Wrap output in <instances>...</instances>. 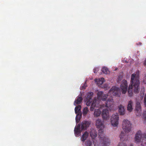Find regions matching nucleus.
I'll list each match as a JSON object with an SVG mask.
<instances>
[{
	"instance_id": "nucleus-3",
	"label": "nucleus",
	"mask_w": 146,
	"mask_h": 146,
	"mask_svg": "<svg viewBox=\"0 0 146 146\" xmlns=\"http://www.w3.org/2000/svg\"><path fill=\"white\" fill-rule=\"evenodd\" d=\"M134 141L136 143H139L141 142V146L146 145V141L143 139V134L140 130L137 131L135 134Z\"/></svg>"
},
{
	"instance_id": "nucleus-17",
	"label": "nucleus",
	"mask_w": 146,
	"mask_h": 146,
	"mask_svg": "<svg viewBox=\"0 0 146 146\" xmlns=\"http://www.w3.org/2000/svg\"><path fill=\"white\" fill-rule=\"evenodd\" d=\"M104 80V79L103 78L95 79V81L97 82V84L99 85L102 84L103 83Z\"/></svg>"
},
{
	"instance_id": "nucleus-35",
	"label": "nucleus",
	"mask_w": 146,
	"mask_h": 146,
	"mask_svg": "<svg viewBox=\"0 0 146 146\" xmlns=\"http://www.w3.org/2000/svg\"><path fill=\"white\" fill-rule=\"evenodd\" d=\"M143 82L145 84H146V76H145L143 81Z\"/></svg>"
},
{
	"instance_id": "nucleus-30",
	"label": "nucleus",
	"mask_w": 146,
	"mask_h": 146,
	"mask_svg": "<svg viewBox=\"0 0 146 146\" xmlns=\"http://www.w3.org/2000/svg\"><path fill=\"white\" fill-rule=\"evenodd\" d=\"M81 126V125H80L79 124H78L76 127H75L74 129H76L77 130H80V127Z\"/></svg>"
},
{
	"instance_id": "nucleus-24",
	"label": "nucleus",
	"mask_w": 146,
	"mask_h": 146,
	"mask_svg": "<svg viewBox=\"0 0 146 146\" xmlns=\"http://www.w3.org/2000/svg\"><path fill=\"white\" fill-rule=\"evenodd\" d=\"M102 71L104 74H108L109 73V71L108 69L106 67H104L102 69Z\"/></svg>"
},
{
	"instance_id": "nucleus-19",
	"label": "nucleus",
	"mask_w": 146,
	"mask_h": 146,
	"mask_svg": "<svg viewBox=\"0 0 146 146\" xmlns=\"http://www.w3.org/2000/svg\"><path fill=\"white\" fill-rule=\"evenodd\" d=\"M88 135L89 133L87 131L85 132L81 137L82 141L83 142L85 141L88 136Z\"/></svg>"
},
{
	"instance_id": "nucleus-39",
	"label": "nucleus",
	"mask_w": 146,
	"mask_h": 146,
	"mask_svg": "<svg viewBox=\"0 0 146 146\" xmlns=\"http://www.w3.org/2000/svg\"><path fill=\"white\" fill-rule=\"evenodd\" d=\"M130 146H133V145H132V144H131V145H130Z\"/></svg>"
},
{
	"instance_id": "nucleus-2",
	"label": "nucleus",
	"mask_w": 146,
	"mask_h": 146,
	"mask_svg": "<svg viewBox=\"0 0 146 146\" xmlns=\"http://www.w3.org/2000/svg\"><path fill=\"white\" fill-rule=\"evenodd\" d=\"M96 126L100 129L98 134L101 143V146H108L109 144V139L105 137L103 129L104 128V122L101 119L98 118L96 121Z\"/></svg>"
},
{
	"instance_id": "nucleus-36",
	"label": "nucleus",
	"mask_w": 146,
	"mask_h": 146,
	"mask_svg": "<svg viewBox=\"0 0 146 146\" xmlns=\"http://www.w3.org/2000/svg\"><path fill=\"white\" fill-rule=\"evenodd\" d=\"M143 139L145 140L146 139V132L144 133L143 134Z\"/></svg>"
},
{
	"instance_id": "nucleus-21",
	"label": "nucleus",
	"mask_w": 146,
	"mask_h": 146,
	"mask_svg": "<svg viewBox=\"0 0 146 146\" xmlns=\"http://www.w3.org/2000/svg\"><path fill=\"white\" fill-rule=\"evenodd\" d=\"M81 107L80 105H79L76 107L75 108V111L76 114H77L81 111Z\"/></svg>"
},
{
	"instance_id": "nucleus-15",
	"label": "nucleus",
	"mask_w": 146,
	"mask_h": 146,
	"mask_svg": "<svg viewBox=\"0 0 146 146\" xmlns=\"http://www.w3.org/2000/svg\"><path fill=\"white\" fill-rule=\"evenodd\" d=\"M119 112L120 115H123L125 113V109L124 107L121 105L119 106Z\"/></svg>"
},
{
	"instance_id": "nucleus-14",
	"label": "nucleus",
	"mask_w": 146,
	"mask_h": 146,
	"mask_svg": "<svg viewBox=\"0 0 146 146\" xmlns=\"http://www.w3.org/2000/svg\"><path fill=\"white\" fill-rule=\"evenodd\" d=\"M90 136L92 139H94L97 137V132L96 130L94 129L91 130L90 132Z\"/></svg>"
},
{
	"instance_id": "nucleus-10",
	"label": "nucleus",
	"mask_w": 146,
	"mask_h": 146,
	"mask_svg": "<svg viewBox=\"0 0 146 146\" xmlns=\"http://www.w3.org/2000/svg\"><path fill=\"white\" fill-rule=\"evenodd\" d=\"M81 124L82 130H86L90 125V123L88 121H84Z\"/></svg>"
},
{
	"instance_id": "nucleus-27",
	"label": "nucleus",
	"mask_w": 146,
	"mask_h": 146,
	"mask_svg": "<svg viewBox=\"0 0 146 146\" xmlns=\"http://www.w3.org/2000/svg\"><path fill=\"white\" fill-rule=\"evenodd\" d=\"M74 134L76 136L79 135L81 133V131L80 130L74 129Z\"/></svg>"
},
{
	"instance_id": "nucleus-11",
	"label": "nucleus",
	"mask_w": 146,
	"mask_h": 146,
	"mask_svg": "<svg viewBox=\"0 0 146 146\" xmlns=\"http://www.w3.org/2000/svg\"><path fill=\"white\" fill-rule=\"evenodd\" d=\"M105 107L108 108H111V107L113 106V100L111 97L108 98L105 103Z\"/></svg>"
},
{
	"instance_id": "nucleus-13",
	"label": "nucleus",
	"mask_w": 146,
	"mask_h": 146,
	"mask_svg": "<svg viewBox=\"0 0 146 146\" xmlns=\"http://www.w3.org/2000/svg\"><path fill=\"white\" fill-rule=\"evenodd\" d=\"M120 139L121 141H126L128 140V136L125 135V133L123 131H121L119 135Z\"/></svg>"
},
{
	"instance_id": "nucleus-31",
	"label": "nucleus",
	"mask_w": 146,
	"mask_h": 146,
	"mask_svg": "<svg viewBox=\"0 0 146 146\" xmlns=\"http://www.w3.org/2000/svg\"><path fill=\"white\" fill-rule=\"evenodd\" d=\"M143 117L146 119V111H144L143 113Z\"/></svg>"
},
{
	"instance_id": "nucleus-5",
	"label": "nucleus",
	"mask_w": 146,
	"mask_h": 146,
	"mask_svg": "<svg viewBox=\"0 0 146 146\" xmlns=\"http://www.w3.org/2000/svg\"><path fill=\"white\" fill-rule=\"evenodd\" d=\"M109 94L111 96H119L121 94V90L119 88L115 86H113L109 90Z\"/></svg>"
},
{
	"instance_id": "nucleus-7",
	"label": "nucleus",
	"mask_w": 146,
	"mask_h": 146,
	"mask_svg": "<svg viewBox=\"0 0 146 146\" xmlns=\"http://www.w3.org/2000/svg\"><path fill=\"white\" fill-rule=\"evenodd\" d=\"M122 84L120 86L122 93L125 94L127 92V81L123 80L122 81Z\"/></svg>"
},
{
	"instance_id": "nucleus-29",
	"label": "nucleus",
	"mask_w": 146,
	"mask_h": 146,
	"mask_svg": "<svg viewBox=\"0 0 146 146\" xmlns=\"http://www.w3.org/2000/svg\"><path fill=\"white\" fill-rule=\"evenodd\" d=\"M118 146H127L126 144L123 142L119 143Z\"/></svg>"
},
{
	"instance_id": "nucleus-9",
	"label": "nucleus",
	"mask_w": 146,
	"mask_h": 146,
	"mask_svg": "<svg viewBox=\"0 0 146 146\" xmlns=\"http://www.w3.org/2000/svg\"><path fill=\"white\" fill-rule=\"evenodd\" d=\"M135 113L137 116L140 115L141 113V107L140 103L137 102L136 103Z\"/></svg>"
},
{
	"instance_id": "nucleus-20",
	"label": "nucleus",
	"mask_w": 146,
	"mask_h": 146,
	"mask_svg": "<svg viewBox=\"0 0 146 146\" xmlns=\"http://www.w3.org/2000/svg\"><path fill=\"white\" fill-rule=\"evenodd\" d=\"M93 93L92 92H90L88 93L87 94V97L85 99L92 100V98L93 95Z\"/></svg>"
},
{
	"instance_id": "nucleus-22",
	"label": "nucleus",
	"mask_w": 146,
	"mask_h": 146,
	"mask_svg": "<svg viewBox=\"0 0 146 146\" xmlns=\"http://www.w3.org/2000/svg\"><path fill=\"white\" fill-rule=\"evenodd\" d=\"M82 97L81 96L79 97L76 99V100L74 102L77 104H79L82 102Z\"/></svg>"
},
{
	"instance_id": "nucleus-8",
	"label": "nucleus",
	"mask_w": 146,
	"mask_h": 146,
	"mask_svg": "<svg viewBox=\"0 0 146 146\" xmlns=\"http://www.w3.org/2000/svg\"><path fill=\"white\" fill-rule=\"evenodd\" d=\"M98 98V99L101 100L103 101H105L107 98L108 95L107 94H104L103 92L100 91L97 94Z\"/></svg>"
},
{
	"instance_id": "nucleus-12",
	"label": "nucleus",
	"mask_w": 146,
	"mask_h": 146,
	"mask_svg": "<svg viewBox=\"0 0 146 146\" xmlns=\"http://www.w3.org/2000/svg\"><path fill=\"white\" fill-rule=\"evenodd\" d=\"M102 115V118L104 120H107L110 117L108 110L106 109H104L103 110Z\"/></svg>"
},
{
	"instance_id": "nucleus-23",
	"label": "nucleus",
	"mask_w": 146,
	"mask_h": 146,
	"mask_svg": "<svg viewBox=\"0 0 146 146\" xmlns=\"http://www.w3.org/2000/svg\"><path fill=\"white\" fill-rule=\"evenodd\" d=\"M96 101H93L91 104V106L90 108V110L91 111H93L94 108L96 106Z\"/></svg>"
},
{
	"instance_id": "nucleus-37",
	"label": "nucleus",
	"mask_w": 146,
	"mask_h": 146,
	"mask_svg": "<svg viewBox=\"0 0 146 146\" xmlns=\"http://www.w3.org/2000/svg\"><path fill=\"white\" fill-rule=\"evenodd\" d=\"M144 65L145 66H146V60H145V62L144 63Z\"/></svg>"
},
{
	"instance_id": "nucleus-4",
	"label": "nucleus",
	"mask_w": 146,
	"mask_h": 146,
	"mask_svg": "<svg viewBox=\"0 0 146 146\" xmlns=\"http://www.w3.org/2000/svg\"><path fill=\"white\" fill-rule=\"evenodd\" d=\"M122 128L125 133H128L131 130V124L130 122L127 119H124L122 123Z\"/></svg>"
},
{
	"instance_id": "nucleus-33",
	"label": "nucleus",
	"mask_w": 146,
	"mask_h": 146,
	"mask_svg": "<svg viewBox=\"0 0 146 146\" xmlns=\"http://www.w3.org/2000/svg\"><path fill=\"white\" fill-rule=\"evenodd\" d=\"M86 87V82H85V83L84 84V85L82 86L81 89H84Z\"/></svg>"
},
{
	"instance_id": "nucleus-26",
	"label": "nucleus",
	"mask_w": 146,
	"mask_h": 146,
	"mask_svg": "<svg viewBox=\"0 0 146 146\" xmlns=\"http://www.w3.org/2000/svg\"><path fill=\"white\" fill-rule=\"evenodd\" d=\"M85 101L86 102V105L88 106H89L91 104L92 100L85 99Z\"/></svg>"
},
{
	"instance_id": "nucleus-38",
	"label": "nucleus",
	"mask_w": 146,
	"mask_h": 146,
	"mask_svg": "<svg viewBox=\"0 0 146 146\" xmlns=\"http://www.w3.org/2000/svg\"><path fill=\"white\" fill-rule=\"evenodd\" d=\"M78 114H77L76 117V121L77 122V117H78Z\"/></svg>"
},
{
	"instance_id": "nucleus-34",
	"label": "nucleus",
	"mask_w": 146,
	"mask_h": 146,
	"mask_svg": "<svg viewBox=\"0 0 146 146\" xmlns=\"http://www.w3.org/2000/svg\"><path fill=\"white\" fill-rule=\"evenodd\" d=\"M98 69L97 68H95L94 69V73H97L98 71Z\"/></svg>"
},
{
	"instance_id": "nucleus-16",
	"label": "nucleus",
	"mask_w": 146,
	"mask_h": 146,
	"mask_svg": "<svg viewBox=\"0 0 146 146\" xmlns=\"http://www.w3.org/2000/svg\"><path fill=\"white\" fill-rule=\"evenodd\" d=\"M133 102L131 100L129 101L127 105V109L129 111L131 112L133 110Z\"/></svg>"
},
{
	"instance_id": "nucleus-28",
	"label": "nucleus",
	"mask_w": 146,
	"mask_h": 146,
	"mask_svg": "<svg viewBox=\"0 0 146 146\" xmlns=\"http://www.w3.org/2000/svg\"><path fill=\"white\" fill-rule=\"evenodd\" d=\"M86 145L87 146H91L92 145V142L90 140L87 141Z\"/></svg>"
},
{
	"instance_id": "nucleus-18",
	"label": "nucleus",
	"mask_w": 146,
	"mask_h": 146,
	"mask_svg": "<svg viewBox=\"0 0 146 146\" xmlns=\"http://www.w3.org/2000/svg\"><path fill=\"white\" fill-rule=\"evenodd\" d=\"M101 114V111L100 109H95L94 113V117H98L100 116Z\"/></svg>"
},
{
	"instance_id": "nucleus-32",
	"label": "nucleus",
	"mask_w": 146,
	"mask_h": 146,
	"mask_svg": "<svg viewBox=\"0 0 146 146\" xmlns=\"http://www.w3.org/2000/svg\"><path fill=\"white\" fill-rule=\"evenodd\" d=\"M144 103L145 107H146V94L145 96L144 100Z\"/></svg>"
},
{
	"instance_id": "nucleus-25",
	"label": "nucleus",
	"mask_w": 146,
	"mask_h": 146,
	"mask_svg": "<svg viewBox=\"0 0 146 146\" xmlns=\"http://www.w3.org/2000/svg\"><path fill=\"white\" fill-rule=\"evenodd\" d=\"M88 110V108L87 107H86L84 108L83 110L82 113L84 116H85L87 113Z\"/></svg>"
},
{
	"instance_id": "nucleus-6",
	"label": "nucleus",
	"mask_w": 146,
	"mask_h": 146,
	"mask_svg": "<svg viewBox=\"0 0 146 146\" xmlns=\"http://www.w3.org/2000/svg\"><path fill=\"white\" fill-rule=\"evenodd\" d=\"M119 116L117 113L113 114L111 118V125L114 127H116L118 124Z\"/></svg>"
},
{
	"instance_id": "nucleus-1",
	"label": "nucleus",
	"mask_w": 146,
	"mask_h": 146,
	"mask_svg": "<svg viewBox=\"0 0 146 146\" xmlns=\"http://www.w3.org/2000/svg\"><path fill=\"white\" fill-rule=\"evenodd\" d=\"M139 72V71H138L136 74L133 73L131 75L130 85L128 90V95L129 97L133 96V91L135 93H137L139 92L140 84Z\"/></svg>"
}]
</instances>
